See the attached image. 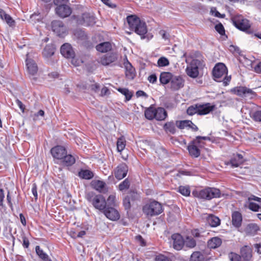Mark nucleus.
I'll return each instance as SVG.
<instances>
[{
    "mask_svg": "<svg viewBox=\"0 0 261 261\" xmlns=\"http://www.w3.org/2000/svg\"><path fill=\"white\" fill-rule=\"evenodd\" d=\"M5 198L4 191L3 189H0V209L4 207L3 200Z\"/></svg>",
    "mask_w": 261,
    "mask_h": 261,
    "instance_id": "58",
    "label": "nucleus"
},
{
    "mask_svg": "<svg viewBox=\"0 0 261 261\" xmlns=\"http://www.w3.org/2000/svg\"><path fill=\"white\" fill-rule=\"evenodd\" d=\"M184 247L187 248L192 249L196 245V240L191 236H186L184 238Z\"/></svg>",
    "mask_w": 261,
    "mask_h": 261,
    "instance_id": "35",
    "label": "nucleus"
},
{
    "mask_svg": "<svg viewBox=\"0 0 261 261\" xmlns=\"http://www.w3.org/2000/svg\"><path fill=\"white\" fill-rule=\"evenodd\" d=\"M215 106L210 103L204 104L197 103L198 114L199 115H206L214 110Z\"/></svg>",
    "mask_w": 261,
    "mask_h": 261,
    "instance_id": "17",
    "label": "nucleus"
},
{
    "mask_svg": "<svg viewBox=\"0 0 261 261\" xmlns=\"http://www.w3.org/2000/svg\"><path fill=\"white\" fill-rule=\"evenodd\" d=\"M117 90L125 96L126 101L129 100L133 96V93L127 88H119Z\"/></svg>",
    "mask_w": 261,
    "mask_h": 261,
    "instance_id": "42",
    "label": "nucleus"
},
{
    "mask_svg": "<svg viewBox=\"0 0 261 261\" xmlns=\"http://www.w3.org/2000/svg\"><path fill=\"white\" fill-rule=\"evenodd\" d=\"M227 69L224 64H217L213 68V75L214 80L217 82H223L224 86L228 85L231 76L227 75Z\"/></svg>",
    "mask_w": 261,
    "mask_h": 261,
    "instance_id": "2",
    "label": "nucleus"
},
{
    "mask_svg": "<svg viewBox=\"0 0 261 261\" xmlns=\"http://www.w3.org/2000/svg\"><path fill=\"white\" fill-rule=\"evenodd\" d=\"M55 48L51 45H46L43 49L42 55L44 57L48 58L52 56L55 53Z\"/></svg>",
    "mask_w": 261,
    "mask_h": 261,
    "instance_id": "36",
    "label": "nucleus"
},
{
    "mask_svg": "<svg viewBox=\"0 0 261 261\" xmlns=\"http://www.w3.org/2000/svg\"><path fill=\"white\" fill-rule=\"evenodd\" d=\"M203 66V62L198 59H193L187 66L186 72L187 75L192 78H196L198 76L199 69Z\"/></svg>",
    "mask_w": 261,
    "mask_h": 261,
    "instance_id": "7",
    "label": "nucleus"
},
{
    "mask_svg": "<svg viewBox=\"0 0 261 261\" xmlns=\"http://www.w3.org/2000/svg\"><path fill=\"white\" fill-rule=\"evenodd\" d=\"M232 20L234 26L240 30L246 31L250 28L249 20L241 15L234 16Z\"/></svg>",
    "mask_w": 261,
    "mask_h": 261,
    "instance_id": "10",
    "label": "nucleus"
},
{
    "mask_svg": "<svg viewBox=\"0 0 261 261\" xmlns=\"http://www.w3.org/2000/svg\"><path fill=\"white\" fill-rule=\"evenodd\" d=\"M260 230L259 226L256 223H249L245 226L244 231L247 236H254Z\"/></svg>",
    "mask_w": 261,
    "mask_h": 261,
    "instance_id": "20",
    "label": "nucleus"
},
{
    "mask_svg": "<svg viewBox=\"0 0 261 261\" xmlns=\"http://www.w3.org/2000/svg\"><path fill=\"white\" fill-rule=\"evenodd\" d=\"M184 81L180 76L173 75L170 81V88L173 90H177L184 86Z\"/></svg>",
    "mask_w": 261,
    "mask_h": 261,
    "instance_id": "18",
    "label": "nucleus"
},
{
    "mask_svg": "<svg viewBox=\"0 0 261 261\" xmlns=\"http://www.w3.org/2000/svg\"><path fill=\"white\" fill-rule=\"evenodd\" d=\"M124 67L125 68L126 77L129 80L134 79L136 76L135 68L128 61L124 63Z\"/></svg>",
    "mask_w": 261,
    "mask_h": 261,
    "instance_id": "25",
    "label": "nucleus"
},
{
    "mask_svg": "<svg viewBox=\"0 0 261 261\" xmlns=\"http://www.w3.org/2000/svg\"><path fill=\"white\" fill-rule=\"evenodd\" d=\"M55 10L56 14L63 18L68 17L72 13L71 8L66 4L57 6Z\"/></svg>",
    "mask_w": 261,
    "mask_h": 261,
    "instance_id": "12",
    "label": "nucleus"
},
{
    "mask_svg": "<svg viewBox=\"0 0 261 261\" xmlns=\"http://www.w3.org/2000/svg\"><path fill=\"white\" fill-rule=\"evenodd\" d=\"M197 104L189 107L187 110V113L189 115H193L195 114H198Z\"/></svg>",
    "mask_w": 261,
    "mask_h": 261,
    "instance_id": "52",
    "label": "nucleus"
},
{
    "mask_svg": "<svg viewBox=\"0 0 261 261\" xmlns=\"http://www.w3.org/2000/svg\"><path fill=\"white\" fill-rule=\"evenodd\" d=\"M232 224L236 228L241 227L242 222V215L238 211H234L232 213Z\"/></svg>",
    "mask_w": 261,
    "mask_h": 261,
    "instance_id": "23",
    "label": "nucleus"
},
{
    "mask_svg": "<svg viewBox=\"0 0 261 261\" xmlns=\"http://www.w3.org/2000/svg\"><path fill=\"white\" fill-rule=\"evenodd\" d=\"M155 261H171V259L163 255H159L156 256Z\"/></svg>",
    "mask_w": 261,
    "mask_h": 261,
    "instance_id": "56",
    "label": "nucleus"
},
{
    "mask_svg": "<svg viewBox=\"0 0 261 261\" xmlns=\"http://www.w3.org/2000/svg\"><path fill=\"white\" fill-rule=\"evenodd\" d=\"M112 48V44L109 42L100 43L96 46V50L100 53H107Z\"/></svg>",
    "mask_w": 261,
    "mask_h": 261,
    "instance_id": "27",
    "label": "nucleus"
},
{
    "mask_svg": "<svg viewBox=\"0 0 261 261\" xmlns=\"http://www.w3.org/2000/svg\"><path fill=\"white\" fill-rule=\"evenodd\" d=\"M126 146L125 138L122 136L119 138L117 141V149L118 152H121Z\"/></svg>",
    "mask_w": 261,
    "mask_h": 261,
    "instance_id": "41",
    "label": "nucleus"
},
{
    "mask_svg": "<svg viewBox=\"0 0 261 261\" xmlns=\"http://www.w3.org/2000/svg\"><path fill=\"white\" fill-rule=\"evenodd\" d=\"M251 117L255 121L261 122V111H256L251 114Z\"/></svg>",
    "mask_w": 261,
    "mask_h": 261,
    "instance_id": "51",
    "label": "nucleus"
},
{
    "mask_svg": "<svg viewBox=\"0 0 261 261\" xmlns=\"http://www.w3.org/2000/svg\"><path fill=\"white\" fill-rule=\"evenodd\" d=\"M117 59V57L116 54L110 53L101 56L98 62L103 66H108L116 61Z\"/></svg>",
    "mask_w": 261,
    "mask_h": 261,
    "instance_id": "16",
    "label": "nucleus"
},
{
    "mask_svg": "<svg viewBox=\"0 0 261 261\" xmlns=\"http://www.w3.org/2000/svg\"><path fill=\"white\" fill-rule=\"evenodd\" d=\"M229 258L231 261H239V259L241 257V255H239L237 254L231 253L229 254Z\"/></svg>",
    "mask_w": 261,
    "mask_h": 261,
    "instance_id": "57",
    "label": "nucleus"
},
{
    "mask_svg": "<svg viewBox=\"0 0 261 261\" xmlns=\"http://www.w3.org/2000/svg\"><path fill=\"white\" fill-rule=\"evenodd\" d=\"M32 194L35 197V199H37L38 198V194H37V186L35 184H34L33 185V187L32 188Z\"/></svg>",
    "mask_w": 261,
    "mask_h": 261,
    "instance_id": "61",
    "label": "nucleus"
},
{
    "mask_svg": "<svg viewBox=\"0 0 261 261\" xmlns=\"http://www.w3.org/2000/svg\"><path fill=\"white\" fill-rule=\"evenodd\" d=\"M157 64L159 67H165L169 65V61L166 57H162L159 59Z\"/></svg>",
    "mask_w": 261,
    "mask_h": 261,
    "instance_id": "48",
    "label": "nucleus"
},
{
    "mask_svg": "<svg viewBox=\"0 0 261 261\" xmlns=\"http://www.w3.org/2000/svg\"><path fill=\"white\" fill-rule=\"evenodd\" d=\"M222 240L218 237H213L207 242V246L211 249H215L221 246Z\"/></svg>",
    "mask_w": 261,
    "mask_h": 261,
    "instance_id": "31",
    "label": "nucleus"
},
{
    "mask_svg": "<svg viewBox=\"0 0 261 261\" xmlns=\"http://www.w3.org/2000/svg\"><path fill=\"white\" fill-rule=\"evenodd\" d=\"M127 21L130 29L141 36V39H144V35L147 32V27L144 21L135 15H130L127 17Z\"/></svg>",
    "mask_w": 261,
    "mask_h": 261,
    "instance_id": "1",
    "label": "nucleus"
},
{
    "mask_svg": "<svg viewBox=\"0 0 261 261\" xmlns=\"http://www.w3.org/2000/svg\"><path fill=\"white\" fill-rule=\"evenodd\" d=\"M155 108L153 107H150L145 111V116L149 120H152L155 117Z\"/></svg>",
    "mask_w": 261,
    "mask_h": 261,
    "instance_id": "40",
    "label": "nucleus"
},
{
    "mask_svg": "<svg viewBox=\"0 0 261 261\" xmlns=\"http://www.w3.org/2000/svg\"><path fill=\"white\" fill-rule=\"evenodd\" d=\"M231 92L242 97L252 99L256 96L255 93L251 89L244 86H238L231 89Z\"/></svg>",
    "mask_w": 261,
    "mask_h": 261,
    "instance_id": "8",
    "label": "nucleus"
},
{
    "mask_svg": "<svg viewBox=\"0 0 261 261\" xmlns=\"http://www.w3.org/2000/svg\"><path fill=\"white\" fill-rule=\"evenodd\" d=\"M26 65L29 74L34 75L37 73L38 69V66L34 60L27 58L26 59Z\"/></svg>",
    "mask_w": 261,
    "mask_h": 261,
    "instance_id": "24",
    "label": "nucleus"
},
{
    "mask_svg": "<svg viewBox=\"0 0 261 261\" xmlns=\"http://www.w3.org/2000/svg\"><path fill=\"white\" fill-rule=\"evenodd\" d=\"M61 54L66 58H72L74 56V51L69 43H66L62 45L60 49Z\"/></svg>",
    "mask_w": 261,
    "mask_h": 261,
    "instance_id": "19",
    "label": "nucleus"
},
{
    "mask_svg": "<svg viewBox=\"0 0 261 261\" xmlns=\"http://www.w3.org/2000/svg\"><path fill=\"white\" fill-rule=\"evenodd\" d=\"M79 176L83 179H90L93 177L94 175L93 172L90 170H81L79 172Z\"/></svg>",
    "mask_w": 261,
    "mask_h": 261,
    "instance_id": "39",
    "label": "nucleus"
},
{
    "mask_svg": "<svg viewBox=\"0 0 261 261\" xmlns=\"http://www.w3.org/2000/svg\"><path fill=\"white\" fill-rule=\"evenodd\" d=\"M130 185L129 181L126 178L124 181L121 182L119 185V189L120 191L126 190L129 188Z\"/></svg>",
    "mask_w": 261,
    "mask_h": 261,
    "instance_id": "50",
    "label": "nucleus"
},
{
    "mask_svg": "<svg viewBox=\"0 0 261 261\" xmlns=\"http://www.w3.org/2000/svg\"><path fill=\"white\" fill-rule=\"evenodd\" d=\"M193 195L201 199L210 200L214 198L220 197V191L217 188L207 187L200 191H194Z\"/></svg>",
    "mask_w": 261,
    "mask_h": 261,
    "instance_id": "3",
    "label": "nucleus"
},
{
    "mask_svg": "<svg viewBox=\"0 0 261 261\" xmlns=\"http://www.w3.org/2000/svg\"><path fill=\"white\" fill-rule=\"evenodd\" d=\"M206 220L207 223L212 227H217L220 224V219L214 215H209Z\"/></svg>",
    "mask_w": 261,
    "mask_h": 261,
    "instance_id": "34",
    "label": "nucleus"
},
{
    "mask_svg": "<svg viewBox=\"0 0 261 261\" xmlns=\"http://www.w3.org/2000/svg\"><path fill=\"white\" fill-rule=\"evenodd\" d=\"M155 117H154V119L159 121H162L167 117V113L166 110L163 108H155Z\"/></svg>",
    "mask_w": 261,
    "mask_h": 261,
    "instance_id": "32",
    "label": "nucleus"
},
{
    "mask_svg": "<svg viewBox=\"0 0 261 261\" xmlns=\"http://www.w3.org/2000/svg\"><path fill=\"white\" fill-rule=\"evenodd\" d=\"M245 162L243 155L239 153L233 154L229 162L227 165L230 164L232 167H237L242 164Z\"/></svg>",
    "mask_w": 261,
    "mask_h": 261,
    "instance_id": "21",
    "label": "nucleus"
},
{
    "mask_svg": "<svg viewBox=\"0 0 261 261\" xmlns=\"http://www.w3.org/2000/svg\"><path fill=\"white\" fill-rule=\"evenodd\" d=\"M70 234L73 238H82L86 234V232L84 230H82L79 232L78 234L76 235L74 232L71 231Z\"/></svg>",
    "mask_w": 261,
    "mask_h": 261,
    "instance_id": "55",
    "label": "nucleus"
},
{
    "mask_svg": "<svg viewBox=\"0 0 261 261\" xmlns=\"http://www.w3.org/2000/svg\"><path fill=\"white\" fill-rule=\"evenodd\" d=\"M204 257L200 251H195L191 255L189 261H204Z\"/></svg>",
    "mask_w": 261,
    "mask_h": 261,
    "instance_id": "37",
    "label": "nucleus"
},
{
    "mask_svg": "<svg viewBox=\"0 0 261 261\" xmlns=\"http://www.w3.org/2000/svg\"><path fill=\"white\" fill-rule=\"evenodd\" d=\"M173 75L169 72H163L160 76V81L163 85L170 83Z\"/></svg>",
    "mask_w": 261,
    "mask_h": 261,
    "instance_id": "30",
    "label": "nucleus"
},
{
    "mask_svg": "<svg viewBox=\"0 0 261 261\" xmlns=\"http://www.w3.org/2000/svg\"><path fill=\"white\" fill-rule=\"evenodd\" d=\"M143 212L147 217H152L161 214L163 212V208L160 203L153 200L143 206Z\"/></svg>",
    "mask_w": 261,
    "mask_h": 261,
    "instance_id": "6",
    "label": "nucleus"
},
{
    "mask_svg": "<svg viewBox=\"0 0 261 261\" xmlns=\"http://www.w3.org/2000/svg\"><path fill=\"white\" fill-rule=\"evenodd\" d=\"M201 140H210V138L209 137L197 136L195 139L189 143L188 149L192 156L197 158L200 155V151L199 147H201L204 145V143L201 141Z\"/></svg>",
    "mask_w": 261,
    "mask_h": 261,
    "instance_id": "5",
    "label": "nucleus"
},
{
    "mask_svg": "<svg viewBox=\"0 0 261 261\" xmlns=\"http://www.w3.org/2000/svg\"><path fill=\"white\" fill-rule=\"evenodd\" d=\"M86 198L96 209L103 211L106 208L107 202L102 195L89 192L86 194Z\"/></svg>",
    "mask_w": 261,
    "mask_h": 261,
    "instance_id": "4",
    "label": "nucleus"
},
{
    "mask_svg": "<svg viewBox=\"0 0 261 261\" xmlns=\"http://www.w3.org/2000/svg\"><path fill=\"white\" fill-rule=\"evenodd\" d=\"M215 28L216 31L218 32L221 35H223L225 34V30L222 23H219L216 24L215 27Z\"/></svg>",
    "mask_w": 261,
    "mask_h": 261,
    "instance_id": "54",
    "label": "nucleus"
},
{
    "mask_svg": "<svg viewBox=\"0 0 261 261\" xmlns=\"http://www.w3.org/2000/svg\"><path fill=\"white\" fill-rule=\"evenodd\" d=\"M53 31L60 37H64L68 33V29L63 21L55 20L51 23Z\"/></svg>",
    "mask_w": 261,
    "mask_h": 261,
    "instance_id": "9",
    "label": "nucleus"
},
{
    "mask_svg": "<svg viewBox=\"0 0 261 261\" xmlns=\"http://www.w3.org/2000/svg\"><path fill=\"white\" fill-rule=\"evenodd\" d=\"M248 208L255 212H261V205H259L255 202L249 201L248 203Z\"/></svg>",
    "mask_w": 261,
    "mask_h": 261,
    "instance_id": "44",
    "label": "nucleus"
},
{
    "mask_svg": "<svg viewBox=\"0 0 261 261\" xmlns=\"http://www.w3.org/2000/svg\"><path fill=\"white\" fill-rule=\"evenodd\" d=\"M248 200L249 202L251 200H254L257 201L261 205V198L254 195H251V196L249 197Z\"/></svg>",
    "mask_w": 261,
    "mask_h": 261,
    "instance_id": "60",
    "label": "nucleus"
},
{
    "mask_svg": "<svg viewBox=\"0 0 261 261\" xmlns=\"http://www.w3.org/2000/svg\"><path fill=\"white\" fill-rule=\"evenodd\" d=\"M137 194L135 192L130 193V195L126 196L123 199V205L126 210H128L130 207V196H135Z\"/></svg>",
    "mask_w": 261,
    "mask_h": 261,
    "instance_id": "45",
    "label": "nucleus"
},
{
    "mask_svg": "<svg viewBox=\"0 0 261 261\" xmlns=\"http://www.w3.org/2000/svg\"><path fill=\"white\" fill-rule=\"evenodd\" d=\"M164 128L167 133L174 134L176 132V126L173 122H166L164 125Z\"/></svg>",
    "mask_w": 261,
    "mask_h": 261,
    "instance_id": "38",
    "label": "nucleus"
},
{
    "mask_svg": "<svg viewBox=\"0 0 261 261\" xmlns=\"http://www.w3.org/2000/svg\"><path fill=\"white\" fill-rule=\"evenodd\" d=\"M173 240V247L176 250H180L184 247V238L179 233H174L171 236Z\"/></svg>",
    "mask_w": 261,
    "mask_h": 261,
    "instance_id": "13",
    "label": "nucleus"
},
{
    "mask_svg": "<svg viewBox=\"0 0 261 261\" xmlns=\"http://www.w3.org/2000/svg\"><path fill=\"white\" fill-rule=\"evenodd\" d=\"M252 249L248 246H244L241 249V256L245 261H250L252 257Z\"/></svg>",
    "mask_w": 261,
    "mask_h": 261,
    "instance_id": "22",
    "label": "nucleus"
},
{
    "mask_svg": "<svg viewBox=\"0 0 261 261\" xmlns=\"http://www.w3.org/2000/svg\"><path fill=\"white\" fill-rule=\"evenodd\" d=\"M128 172V167L126 164L122 163L120 164L114 170L115 177L118 180L124 178Z\"/></svg>",
    "mask_w": 261,
    "mask_h": 261,
    "instance_id": "11",
    "label": "nucleus"
},
{
    "mask_svg": "<svg viewBox=\"0 0 261 261\" xmlns=\"http://www.w3.org/2000/svg\"><path fill=\"white\" fill-rule=\"evenodd\" d=\"M70 58L71 59V64L75 66H79L83 62L81 59L78 57H75L74 56Z\"/></svg>",
    "mask_w": 261,
    "mask_h": 261,
    "instance_id": "53",
    "label": "nucleus"
},
{
    "mask_svg": "<svg viewBox=\"0 0 261 261\" xmlns=\"http://www.w3.org/2000/svg\"><path fill=\"white\" fill-rule=\"evenodd\" d=\"M148 80L150 83L153 84L156 82V76L154 74H151L148 76Z\"/></svg>",
    "mask_w": 261,
    "mask_h": 261,
    "instance_id": "62",
    "label": "nucleus"
},
{
    "mask_svg": "<svg viewBox=\"0 0 261 261\" xmlns=\"http://www.w3.org/2000/svg\"><path fill=\"white\" fill-rule=\"evenodd\" d=\"M103 212L106 217L112 221H116L120 218L119 213L114 207L108 206Z\"/></svg>",
    "mask_w": 261,
    "mask_h": 261,
    "instance_id": "15",
    "label": "nucleus"
},
{
    "mask_svg": "<svg viewBox=\"0 0 261 261\" xmlns=\"http://www.w3.org/2000/svg\"><path fill=\"white\" fill-rule=\"evenodd\" d=\"M35 250L37 254L41 259L42 261H51L48 255L41 249L39 246H36Z\"/></svg>",
    "mask_w": 261,
    "mask_h": 261,
    "instance_id": "33",
    "label": "nucleus"
},
{
    "mask_svg": "<svg viewBox=\"0 0 261 261\" xmlns=\"http://www.w3.org/2000/svg\"><path fill=\"white\" fill-rule=\"evenodd\" d=\"M23 244L22 245L24 248H28L30 245V242L28 239L25 237H23Z\"/></svg>",
    "mask_w": 261,
    "mask_h": 261,
    "instance_id": "63",
    "label": "nucleus"
},
{
    "mask_svg": "<svg viewBox=\"0 0 261 261\" xmlns=\"http://www.w3.org/2000/svg\"><path fill=\"white\" fill-rule=\"evenodd\" d=\"M190 124H192V121L190 120L179 121L176 122V126L180 129L188 128Z\"/></svg>",
    "mask_w": 261,
    "mask_h": 261,
    "instance_id": "46",
    "label": "nucleus"
},
{
    "mask_svg": "<svg viewBox=\"0 0 261 261\" xmlns=\"http://www.w3.org/2000/svg\"><path fill=\"white\" fill-rule=\"evenodd\" d=\"M92 186L96 190L101 192L105 187V183L102 181L96 180L92 182Z\"/></svg>",
    "mask_w": 261,
    "mask_h": 261,
    "instance_id": "43",
    "label": "nucleus"
},
{
    "mask_svg": "<svg viewBox=\"0 0 261 261\" xmlns=\"http://www.w3.org/2000/svg\"><path fill=\"white\" fill-rule=\"evenodd\" d=\"M6 22L10 25L12 26L14 24V21L12 19V17L8 14H7L5 17L4 19Z\"/></svg>",
    "mask_w": 261,
    "mask_h": 261,
    "instance_id": "59",
    "label": "nucleus"
},
{
    "mask_svg": "<svg viewBox=\"0 0 261 261\" xmlns=\"http://www.w3.org/2000/svg\"><path fill=\"white\" fill-rule=\"evenodd\" d=\"M82 24L85 26H91L95 23V18L88 13H84L82 15Z\"/></svg>",
    "mask_w": 261,
    "mask_h": 261,
    "instance_id": "26",
    "label": "nucleus"
},
{
    "mask_svg": "<svg viewBox=\"0 0 261 261\" xmlns=\"http://www.w3.org/2000/svg\"><path fill=\"white\" fill-rule=\"evenodd\" d=\"M178 192L185 196H189L191 193L190 189L188 186H179Z\"/></svg>",
    "mask_w": 261,
    "mask_h": 261,
    "instance_id": "47",
    "label": "nucleus"
},
{
    "mask_svg": "<svg viewBox=\"0 0 261 261\" xmlns=\"http://www.w3.org/2000/svg\"><path fill=\"white\" fill-rule=\"evenodd\" d=\"M64 156L62 159L61 162L62 164L66 166H71L75 162V159L74 156L71 154H67V152Z\"/></svg>",
    "mask_w": 261,
    "mask_h": 261,
    "instance_id": "29",
    "label": "nucleus"
},
{
    "mask_svg": "<svg viewBox=\"0 0 261 261\" xmlns=\"http://www.w3.org/2000/svg\"><path fill=\"white\" fill-rule=\"evenodd\" d=\"M107 203H108V206H116V195L115 194H112L110 195L108 199H107Z\"/></svg>",
    "mask_w": 261,
    "mask_h": 261,
    "instance_id": "49",
    "label": "nucleus"
},
{
    "mask_svg": "<svg viewBox=\"0 0 261 261\" xmlns=\"http://www.w3.org/2000/svg\"><path fill=\"white\" fill-rule=\"evenodd\" d=\"M74 36L78 41L81 43L85 42L88 39V37L86 33L80 29H77L74 31Z\"/></svg>",
    "mask_w": 261,
    "mask_h": 261,
    "instance_id": "28",
    "label": "nucleus"
},
{
    "mask_svg": "<svg viewBox=\"0 0 261 261\" xmlns=\"http://www.w3.org/2000/svg\"><path fill=\"white\" fill-rule=\"evenodd\" d=\"M159 34L162 36V38L165 40H167L169 38V34L166 33L164 30H161L160 31Z\"/></svg>",
    "mask_w": 261,
    "mask_h": 261,
    "instance_id": "64",
    "label": "nucleus"
},
{
    "mask_svg": "<svg viewBox=\"0 0 261 261\" xmlns=\"http://www.w3.org/2000/svg\"><path fill=\"white\" fill-rule=\"evenodd\" d=\"M67 152L65 147L62 146L58 145L52 148L50 152L53 158L58 160L61 161L64 156Z\"/></svg>",
    "mask_w": 261,
    "mask_h": 261,
    "instance_id": "14",
    "label": "nucleus"
}]
</instances>
